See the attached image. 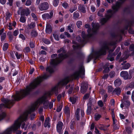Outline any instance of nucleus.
I'll use <instances>...</instances> for the list:
<instances>
[{
	"label": "nucleus",
	"instance_id": "34",
	"mask_svg": "<svg viewBox=\"0 0 134 134\" xmlns=\"http://www.w3.org/2000/svg\"><path fill=\"white\" fill-rule=\"evenodd\" d=\"M91 108L90 106H88L87 110V114H90L91 112Z\"/></svg>",
	"mask_w": 134,
	"mask_h": 134
},
{
	"label": "nucleus",
	"instance_id": "37",
	"mask_svg": "<svg viewBox=\"0 0 134 134\" xmlns=\"http://www.w3.org/2000/svg\"><path fill=\"white\" fill-rule=\"evenodd\" d=\"M74 17L75 18H78L79 16V13L78 12H75L74 13Z\"/></svg>",
	"mask_w": 134,
	"mask_h": 134
},
{
	"label": "nucleus",
	"instance_id": "36",
	"mask_svg": "<svg viewBox=\"0 0 134 134\" xmlns=\"http://www.w3.org/2000/svg\"><path fill=\"white\" fill-rule=\"evenodd\" d=\"M31 35L35 37L37 36V34L36 31L33 30L31 32Z\"/></svg>",
	"mask_w": 134,
	"mask_h": 134
},
{
	"label": "nucleus",
	"instance_id": "58",
	"mask_svg": "<svg viewBox=\"0 0 134 134\" xmlns=\"http://www.w3.org/2000/svg\"><path fill=\"white\" fill-rule=\"evenodd\" d=\"M89 94L88 93H87L83 97V99H86L89 97Z\"/></svg>",
	"mask_w": 134,
	"mask_h": 134
},
{
	"label": "nucleus",
	"instance_id": "18",
	"mask_svg": "<svg viewBox=\"0 0 134 134\" xmlns=\"http://www.w3.org/2000/svg\"><path fill=\"white\" fill-rule=\"evenodd\" d=\"M121 90L120 88H115L112 92V93L113 94H116L118 95L120 94Z\"/></svg>",
	"mask_w": 134,
	"mask_h": 134
},
{
	"label": "nucleus",
	"instance_id": "27",
	"mask_svg": "<svg viewBox=\"0 0 134 134\" xmlns=\"http://www.w3.org/2000/svg\"><path fill=\"white\" fill-rule=\"evenodd\" d=\"M65 113L68 115L69 114L70 111L69 108L68 107H66L64 109Z\"/></svg>",
	"mask_w": 134,
	"mask_h": 134
},
{
	"label": "nucleus",
	"instance_id": "10",
	"mask_svg": "<svg viewBox=\"0 0 134 134\" xmlns=\"http://www.w3.org/2000/svg\"><path fill=\"white\" fill-rule=\"evenodd\" d=\"M49 7V4L47 2L42 3L40 5L39 8L41 11L47 9Z\"/></svg>",
	"mask_w": 134,
	"mask_h": 134
},
{
	"label": "nucleus",
	"instance_id": "35",
	"mask_svg": "<svg viewBox=\"0 0 134 134\" xmlns=\"http://www.w3.org/2000/svg\"><path fill=\"white\" fill-rule=\"evenodd\" d=\"M101 117V115L98 114H96L95 115L94 118L96 120H98Z\"/></svg>",
	"mask_w": 134,
	"mask_h": 134
},
{
	"label": "nucleus",
	"instance_id": "60",
	"mask_svg": "<svg viewBox=\"0 0 134 134\" xmlns=\"http://www.w3.org/2000/svg\"><path fill=\"white\" fill-rule=\"evenodd\" d=\"M129 87L132 88L134 87V82L131 83L129 86Z\"/></svg>",
	"mask_w": 134,
	"mask_h": 134
},
{
	"label": "nucleus",
	"instance_id": "6",
	"mask_svg": "<svg viewBox=\"0 0 134 134\" xmlns=\"http://www.w3.org/2000/svg\"><path fill=\"white\" fill-rule=\"evenodd\" d=\"M120 0V2H116L115 5H114L112 7L113 10L109 9L107 11V14L105 16V18H102L100 20V22L102 24H104L109 18H110L113 15V14L117 11L120 8L121 3H122L125 0L121 1Z\"/></svg>",
	"mask_w": 134,
	"mask_h": 134
},
{
	"label": "nucleus",
	"instance_id": "48",
	"mask_svg": "<svg viewBox=\"0 0 134 134\" xmlns=\"http://www.w3.org/2000/svg\"><path fill=\"white\" fill-rule=\"evenodd\" d=\"M20 21L23 23H24L26 21V19L24 17H21L20 18Z\"/></svg>",
	"mask_w": 134,
	"mask_h": 134
},
{
	"label": "nucleus",
	"instance_id": "33",
	"mask_svg": "<svg viewBox=\"0 0 134 134\" xmlns=\"http://www.w3.org/2000/svg\"><path fill=\"white\" fill-rule=\"evenodd\" d=\"M8 47V43H5L3 46V49L4 51H6Z\"/></svg>",
	"mask_w": 134,
	"mask_h": 134
},
{
	"label": "nucleus",
	"instance_id": "56",
	"mask_svg": "<svg viewBox=\"0 0 134 134\" xmlns=\"http://www.w3.org/2000/svg\"><path fill=\"white\" fill-rule=\"evenodd\" d=\"M107 97V94H104L103 95V99L104 101L105 102L106 101V99Z\"/></svg>",
	"mask_w": 134,
	"mask_h": 134
},
{
	"label": "nucleus",
	"instance_id": "43",
	"mask_svg": "<svg viewBox=\"0 0 134 134\" xmlns=\"http://www.w3.org/2000/svg\"><path fill=\"white\" fill-rule=\"evenodd\" d=\"M108 59L111 61H113L114 60V58L113 56H111L110 54L108 55Z\"/></svg>",
	"mask_w": 134,
	"mask_h": 134
},
{
	"label": "nucleus",
	"instance_id": "30",
	"mask_svg": "<svg viewBox=\"0 0 134 134\" xmlns=\"http://www.w3.org/2000/svg\"><path fill=\"white\" fill-rule=\"evenodd\" d=\"M130 66V65L129 63H127L125 64L123 67V69H128Z\"/></svg>",
	"mask_w": 134,
	"mask_h": 134
},
{
	"label": "nucleus",
	"instance_id": "17",
	"mask_svg": "<svg viewBox=\"0 0 134 134\" xmlns=\"http://www.w3.org/2000/svg\"><path fill=\"white\" fill-rule=\"evenodd\" d=\"M30 13V11L28 8L23 9L22 11V13L26 16H28Z\"/></svg>",
	"mask_w": 134,
	"mask_h": 134
},
{
	"label": "nucleus",
	"instance_id": "31",
	"mask_svg": "<svg viewBox=\"0 0 134 134\" xmlns=\"http://www.w3.org/2000/svg\"><path fill=\"white\" fill-rule=\"evenodd\" d=\"M69 87H70V88L68 91V93L69 94H71L72 92L73 89V87L72 86L71 87L70 85H69L68 86H66V88L67 89L68 88H69Z\"/></svg>",
	"mask_w": 134,
	"mask_h": 134
},
{
	"label": "nucleus",
	"instance_id": "57",
	"mask_svg": "<svg viewBox=\"0 0 134 134\" xmlns=\"http://www.w3.org/2000/svg\"><path fill=\"white\" fill-rule=\"evenodd\" d=\"M31 15L32 17L35 20H37V17L36 15L34 13H32Z\"/></svg>",
	"mask_w": 134,
	"mask_h": 134
},
{
	"label": "nucleus",
	"instance_id": "47",
	"mask_svg": "<svg viewBox=\"0 0 134 134\" xmlns=\"http://www.w3.org/2000/svg\"><path fill=\"white\" fill-rule=\"evenodd\" d=\"M115 75V73L114 71L110 72L109 74V76L111 78H112Z\"/></svg>",
	"mask_w": 134,
	"mask_h": 134
},
{
	"label": "nucleus",
	"instance_id": "1",
	"mask_svg": "<svg viewBox=\"0 0 134 134\" xmlns=\"http://www.w3.org/2000/svg\"><path fill=\"white\" fill-rule=\"evenodd\" d=\"M50 75L44 74L42 77H39L34 79L29 85L26 87L24 90H21L19 91L16 92L15 95L13 96L12 99L9 100L4 98L2 99V101L4 104H0V111L4 107L10 108L13 106L14 103V100H18L21 99L26 96L30 94L32 90L37 87L43 79H47Z\"/></svg>",
	"mask_w": 134,
	"mask_h": 134
},
{
	"label": "nucleus",
	"instance_id": "2",
	"mask_svg": "<svg viewBox=\"0 0 134 134\" xmlns=\"http://www.w3.org/2000/svg\"><path fill=\"white\" fill-rule=\"evenodd\" d=\"M70 78L69 77L65 78L59 82L58 85L53 87L51 92L47 93L46 94L43 96L40 97L32 105L31 107L26 112L27 113V115L29 114L30 113L34 111L37 108L39 105L41 104H43L44 108L45 109H47L49 107L50 109L52 108L53 106V102H51L49 103L48 99L50 97V96L53 93L57 94L58 93V90L59 87L60 86H64L66 84L70 81Z\"/></svg>",
	"mask_w": 134,
	"mask_h": 134
},
{
	"label": "nucleus",
	"instance_id": "53",
	"mask_svg": "<svg viewBox=\"0 0 134 134\" xmlns=\"http://www.w3.org/2000/svg\"><path fill=\"white\" fill-rule=\"evenodd\" d=\"M63 6L65 8H66L68 7V4L66 3H64L62 4Z\"/></svg>",
	"mask_w": 134,
	"mask_h": 134
},
{
	"label": "nucleus",
	"instance_id": "15",
	"mask_svg": "<svg viewBox=\"0 0 134 134\" xmlns=\"http://www.w3.org/2000/svg\"><path fill=\"white\" fill-rule=\"evenodd\" d=\"M79 10L82 13H85L86 12V9L83 5H80L78 6Z\"/></svg>",
	"mask_w": 134,
	"mask_h": 134
},
{
	"label": "nucleus",
	"instance_id": "24",
	"mask_svg": "<svg viewBox=\"0 0 134 134\" xmlns=\"http://www.w3.org/2000/svg\"><path fill=\"white\" fill-rule=\"evenodd\" d=\"M130 49L131 51H133V53L131 55L133 56L134 59V44H132L131 45Z\"/></svg>",
	"mask_w": 134,
	"mask_h": 134
},
{
	"label": "nucleus",
	"instance_id": "45",
	"mask_svg": "<svg viewBox=\"0 0 134 134\" xmlns=\"http://www.w3.org/2000/svg\"><path fill=\"white\" fill-rule=\"evenodd\" d=\"M128 98V96L126 94H124L123 96V99L122 101L127 100Z\"/></svg>",
	"mask_w": 134,
	"mask_h": 134
},
{
	"label": "nucleus",
	"instance_id": "55",
	"mask_svg": "<svg viewBox=\"0 0 134 134\" xmlns=\"http://www.w3.org/2000/svg\"><path fill=\"white\" fill-rule=\"evenodd\" d=\"M62 108V105L59 106V107H58L57 108V112H60Z\"/></svg>",
	"mask_w": 134,
	"mask_h": 134
},
{
	"label": "nucleus",
	"instance_id": "46",
	"mask_svg": "<svg viewBox=\"0 0 134 134\" xmlns=\"http://www.w3.org/2000/svg\"><path fill=\"white\" fill-rule=\"evenodd\" d=\"M19 33V31L18 30H15L13 32V35L14 36H16Z\"/></svg>",
	"mask_w": 134,
	"mask_h": 134
},
{
	"label": "nucleus",
	"instance_id": "40",
	"mask_svg": "<svg viewBox=\"0 0 134 134\" xmlns=\"http://www.w3.org/2000/svg\"><path fill=\"white\" fill-rule=\"evenodd\" d=\"M43 41L45 43L47 44H49L51 43V42L47 39H44L43 40Z\"/></svg>",
	"mask_w": 134,
	"mask_h": 134
},
{
	"label": "nucleus",
	"instance_id": "22",
	"mask_svg": "<svg viewBox=\"0 0 134 134\" xmlns=\"http://www.w3.org/2000/svg\"><path fill=\"white\" fill-rule=\"evenodd\" d=\"M49 118L48 117L45 120V123L44 124V126L45 127H46L47 126H48L49 125Z\"/></svg>",
	"mask_w": 134,
	"mask_h": 134
},
{
	"label": "nucleus",
	"instance_id": "12",
	"mask_svg": "<svg viewBox=\"0 0 134 134\" xmlns=\"http://www.w3.org/2000/svg\"><path fill=\"white\" fill-rule=\"evenodd\" d=\"M4 30V29L3 28L0 30V36H1V41H3L6 37V34L3 32Z\"/></svg>",
	"mask_w": 134,
	"mask_h": 134
},
{
	"label": "nucleus",
	"instance_id": "19",
	"mask_svg": "<svg viewBox=\"0 0 134 134\" xmlns=\"http://www.w3.org/2000/svg\"><path fill=\"white\" fill-rule=\"evenodd\" d=\"M121 83V81L119 79H116L114 82V84L115 86H118L120 85Z\"/></svg>",
	"mask_w": 134,
	"mask_h": 134
},
{
	"label": "nucleus",
	"instance_id": "25",
	"mask_svg": "<svg viewBox=\"0 0 134 134\" xmlns=\"http://www.w3.org/2000/svg\"><path fill=\"white\" fill-rule=\"evenodd\" d=\"M59 0H54L53 2V6L54 7H57L58 4Z\"/></svg>",
	"mask_w": 134,
	"mask_h": 134
},
{
	"label": "nucleus",
	"instance_id": "7",
	"mask_svg": "<svg viewBox=\"0 0 134 134\" xmlns=\"http://www.w3.org/2000/svg\"><path fill=\"white\" fill-rule=\"evenodd\" d=\"M109 50V46L106 45H105L99 51L94 52L92 53L88 57L87 62H89L91 59H96L101 55H105L106 54L107 51Z\"/></svg>",
	"mask_w": 134,
	"mask_h": 134
},
{
	"label": "nucleus",
	"instance_id": "63",
	"mask_svg": "<svg viewBox=\"0 0 134 134\" xmlns=\"http://www.w3.org/2000/svg\"><path fill=\"white\" fill-rule=\"evenodd\" d=\"M96 2L97 4V6L98 7H99L100 5V0H96Z\"/></svg>",
	"mask_w": 134,
	"mask_h": 134
},
{
	"label": "nucleus",
	"instance_id": "3",
	"mask_svg": "<svg viewBox=\"0 0 134 134\" xmlns=\"http://www.w3.org/2000/svg\"><path fill=\"white\" fill-rule=\"evenodd\" d=\"M92 29H91L90 28V25L87 24L85 25V27L87 28V32L88 34L87 35L85 34L84 31L82 32V36L83 40H81V37L80 36H77L76 38V40H73L72 43L73 44V47L74 49L75 50L79 48H80L83 46V44L85 43L93 35L96 33L97 30L99 27V25L98 23L92 24Z\"/></svg>",
	"mask_w": 134,
	"mask_h": 134
},
{
	"label": "nucleus",
	"instance_id": "20",
	"mask_svg": "<svg viewBox=\"0 0 134 134\" xmlns=\"http://www.w3.org/2000/svg\"><path fill=\"white\" fill-rule=\"evenodd\" d=\"M109 64H107L105 65L104 67V70L103 71L104 73H106L108 72L109 71V68L108 67Z\"/></svg>",
	"mask_w": 134,
	"mask_h": 134
},
{
	"label": "nucleus",
	"instance_id": "61",
	"mask_svg": "<svg viewBox=\"0 0 134 134\" xmlns=\"http://www.w3.org/2000/svg\"><path fill=\"white\" fill-rule=\"evenodd\" d=\"M16 49L18 51H20L21 50V46L20 45H18L15 47Z\"/></svg>",
	"mask_w": 134,
	"mask_h": 134
},
{
	"label": "nucleus",
	"instance_id": "49",
	"mask_svg": "<svg viewBox=\"0 0 134 134\" xmlns=\"http://www.w3.org/2000/svg\"><path fill=\"white\" fill-rule=\"evenodd\" d=\"M76 24L77 27L79 28L82 25V22L81 21H78L77 22Z\"/></svg>",
	"mask_w": 134,
	"mask_h": 134
},
{
	"label": "nucleus",
	"instance_id": "4",
	"mask_svg": "<svg viewBox=\"0 0 134 134\" xmlns=\"http://www.w3.org/2000/svg\"><path fill=\"white\" fill-rule=\"evenodd\" d=\"M27 116V114L25 112L15 121L13 124L7 128L0 134H12L13 132L16 131L20 126L22 129L25 128V130L27 127V125H25Z\"/></svg>",
	"mask_w": 134,
	"mask_h": 134
},
{
	"label": "nucleus",
	"instance_id": "52",
	"mask_svg": "<svg viewBox=\"0 0 134 134\" xmlns=\"http://www.w3.org/2000/svg\"><path fill=\"white\" fill-rule=\"evenodd\" d=\"M19 38H21L23 40H25V39L24 36L22 34H20L19 36Z\"/></svg>",
	"mask_w": 134,
	"mask_h": 134
},
{
	"label": "nucleus",
	"instance_id": "13",
	"mask_svg": "<svg viewBox=\"0 0 134 134\" xmlns=\"http://www.w3.org/2000/svg\"><path fill=\"white\" fill-rule=\"evenodd\" d=\"M111 116L112 117L113 121V124L114 128L115 129H116V128L115 127V126H116L115 124L116 121V120L115 119V114L114 112V110L112 109L111 110Z\"/></svg>",
	"mask_w": 134,
	"mask_h": 134
},
{
	"label": "nucleus",
	"instance_id": "44",
	"mask_svg": "<svg viewBox=\"0 0 134 134\" xmlns=\"http://www.w3.org/2000/svg\"><path fill=\"white\" fill-rule=\"evenodd\" d=\"M11 14L10 13H7L6 14V19L7 20H9L11 17Z\"/></svg>",
	"mask_w": 134,
	"mask_h": 134
},
{
	"label": "nucleus",
	"instance_id": "41",
	"mask_svg": "<svg viewBox=\"0 0 134 134\" xmlns=\"http://www.w3.org/2000/svg\"><path fill=\"white\" fill-rule=\"evenodd\" d=\"M15 55L18 59H19L21 57L22 55L19 54L18 52H16L15 53Z\"/></svg>",
	"mask_w": 134,
	"mask_h": 134
},
{
	"label": "nucleus",
	"instance_id": "50",
	"mask_svg": "<svg viewBox=\"0 0 134 134\" xmlns=\"http://www.w3.org/2000/svg\"><path fill=\"white\" fill-rule=\"evenodd\" d=\"M128 57V55H126V54L125 55L124 57H123V58H121L119 60V62H121L122 60H124L126 59Z\"/></svg>",
	"mask_w": 134,
	"mask_h": 134
},
{
	"label": "nucleus",
	"instance_id": "9",
	"mask_svg": "<svg viewBox=\"0 0 134 134\" xmlns=\"http://www.w3.org/2000/svg\"><path fill=\"white\" fill-rule=\"evenodd\" d=\"M120 76L125 80L130 79L132 78L131 75L129 76V74L127 71H122L120 73Z\"/></svg>",
	"mask_w": 134,
	"mask_h": 134
},
{
	"label": "nucleus",
	"instance_id": "54",
	"mask_svg": "<svg viewBox=\"0 0 134 134\" xmlns=\"http://www.w3.org/2000/svg\"><path fill=\"white\" fill-rule=\"evenodd\" d=\"M31 3V1L30 0H27L26 2V5L27 6H29Z\"/></svg>",
	"mask_w": 134,
	"mask_h": 134
},
{
	"label": "nucleus",
	"instance_id": "29",
	"mask_svg": "<svg viewBox=\"0 0 134 134\" xmlns=\"http://www.w3.org/2000/svg\"><path fill=\"white\" fill-rule=\"evenodd\" d=\"M76 98L75 97H70V100L72 104H74L76 101Z\"/></svg>",
	"mask_w": 134,
	"mask_h": 134
},
{
	"label": "nucleus",
	"instance_id": "28",
	"mask_svg": "<svg viewBox=\"0 0 134 134\" xmlns=\"http://www.w3.org/2000/svg\"><path fill=\"white\" fill-rule=\"evenodd\" d=\"M5 113L4 112L0 113V120L3 119L5 116Z\"/></svg>",
	"mask_w": 134,
	"mask_h": 134
},
{
	"label": "nucleus",
	"instance_id": "14",
	"mask_svg": "<svg viewBox=\"0 0 134 134\" xmlns=\"http://www.w3.org/2000/svg\"><path fill=\"white\" fill-rule=\"evenodd\" d=\"M63 124L61 122H59L57 125V131L58 132H60L62 129Z\"/></svg>",
	"mask_w": 134,
	"mask_h": 134
},
{
	"label": "nucleus",
	"instance_id": "11",
	"mask_svg": "<svg viewBox=\"0 0 134 134\" xmlns=\"http://www.w3.org/2000/svg\"><path fill=\"white\" fill-rule=\"evenodd\" d=\"M130 105V102L128 100L122 101V102L120 105L121 108L123 109L127 108Z\"/></svg>",
	"mask_w": 134,
	"mask_h": 134
},
{
	"label": "nucleus",
	"instance_id": "38",
	"mask_svg": "<svg viewBox=\"0 0 134 134\" xmlns=\"http://www.w3.org/2000/svg\"><path fill=\"white\" fill-rule=\"evenodd\" d=\"M53 36L55 39L57 41L59 40V37L58 35L56 33H54L53 34Z\"/></svg>",
	"mask_w": 134,
	"mask_h": 134
},
{
	"label": "nucleus",
	"instance_id": "42",
	"mask_svg": "<svg viewBox=\"0 0 134 134\" xmlns=\"http://www.w3.org/2000/svg\"><path fill=\"white\" fill-rule=\"evenodd\" d=\"M7 35H8L9 37V38L10 40H12V39L13 38V35H12V33L10 32H9L7 34Z\"/></svg>",
	"mask_w": 134,
	"mask_h": 134
},
{
	"label": "nucleus",
	"instance_id": "39",
	"mask_svg": "<svg viewBox=\"0 0 134 134\" xmlns=\"http://www.w3.org/2000/svg\"><path fill=\"white\" fill-rule=\"evenodd\" d=\"M113 89L112 87L110 86H108V92L109 93H110L111 92H112V91H113Z\"/></svg>",
	"mask_w": 134,
	"mask_h": 134
},
{
	"label": "nucleus",
	"instance_id": "8",
	"mask_svg": "<svg viewBox=\"0 0 134 134\" xmlns=\"http://www.w3.org/2000/svg\"><path fill=\"white\" fill-rule=\"evenodd\" d=\"M85 76V69L83 66H81L79 69L75 71L71 75V78L72 79H77L80 77L83 78Z\"/></svg>",
	"mask_w": 134,
	"mask_h": 134
},
{
	"label": "nucleus",
	"instance_id": "59",
	"mask_svg": "<svg viewBox=\"0 0 134 134\" xmlns=\"http://www.w3.org/2000/svg\"><path fill=\"white\" fill-rule=\"evenodd\" d=\"M49 14H49V19H51L52 17V16H53V11H51L49 13Z\"/></svg>",
	"mask_w": 134,
	"mask_h": 134
},
{
	"label": "nucleus",
	"instance_id": "62",
	"mask_svg": "<svg viewBox=\"0 0 134 134\" xmlns=\"http://www.w3.org/2000/svg\"><path fill=\"white\" fill-rule=\"evenodd\" d=\"M30 51V49L29 47H27L25 48L24 52H28Z\"/></svg>",
	"mask_w": 134,
	"mask_h": 134
},
{
	"label": "nucleus",
	"instance_id": "21",
	"mask_svg": "<svg viewBox=\"0 0 134 134\" xmlns=\"http://www.w3.org/2000/svg\"><path fill=\"white\" fill-rule=\"evenodd\" d=\"M80 109H77L75 113V116L78 120L79 119V113H80Z\"/></svg>",
	"mask_w": 134,
	"mask_h": 134
},
{
	"label": "nucleus",
	"instance_id": "51",
	"mask_svg": "<svg viewBox=\"0 0 134 134\" xmlns=\"http://www.w3.org/2000/svg\"><path fill=\"white\" fill-rule=\"evenodd\" d=\"M98 105L100 107H102L103 106V103L101 100H100L98 102Z\"/></svg>",
	"mask_w": 134,
	"mask_h": 134
},
{
	"label": "nucleus",
	"instance_id": "23",
	"mask_svg": "<svg viewBox=\"0 0 134 134\" xmlns=\"http://www.w3.org/2000/svg\"><path fill=\"white\" fill-rule=\"evenodd\" d=\"M49 14L48 13L44 14L42 15V17L43 19L46 20V19H49Z\"/></svg>",
	"mask_w": 134,
	"mask_h": 134
},
{
	"label": "nucleus",
	"instance_id": "26",
	"mask_svg": "<svg viewBox=\"0 0 134 134\" xmlns=\"http://www.w3.org/2000/svg\"><path fill=\"white\" fill-rule=\"evenodd\" d=\"M35 24L34 23H31L30 24L28 25V27L30 29H32L35 27Z\"/></svg>",
	"mask_w": 134,
	"mask_h": 134
},
{
	"label": "nucleus",
	"instance_id": "32",
	"mask_svg": "<svg viewBox=\"0 0 134 134\" xmlns=\"http://www.w3.org/2000/svg\"><path fill=\"white\" fill-rule=\"evenodd\" d=\"M81 93H84L86 91L87 88L85 87L84 88V87L83 86H81Z\"/></svg>",
	"mask_w": 134,
	"mask_h": 134
},
{
	"label": "nucleus",
	"instance_id": "64",
	"mask_svg": "<svg viewBox=\"0 0 134 134\" xmlns=\"http://www.w3.org/2000/svg\"><path fill=\"white\" fill-rule=\"evenodd\" d=\"M91 10L93 12H94L96 10V8L93 6H92L91 7Z\"/></svg>",
	"mask_w": 134,
	"mask_h": 134
},
{
	"label": "nucleus",
	"instance_id": "16",
	"mask_svg": "<svg viewBox=\"0 0 134 134\" xmlns=\"http://www.w3.org/2000/svg\"><path fill=\"white\" fill-rule=\"evenodd\" d=\"M46 33L48 34L51 33L52 31V28L51 25L49 24H48L46 26Z\"/></svg>",
	"mask_w": 134,
	"mask_h": 134
},
{
	"label": "nucleus",
	"instance_id": "5",
	"mask_svg": "<svg viewBox=\"0 0 134 134\" xmlns=\"http://www.w3.org/2000/svg\"><path fill=\"white\" fill-rule=\"evenodd\" d=\"M58 52L61 53L58 54V58L57 57L56 54H53L51 55L52 59L51 60L50 65L46 69V71L49 73L53 72L55 66L64 59L67 58L69 55L68 53H66V51L64 48H60L58 51Z\"/></svg>",
	"mask_w": 134,
	"mask_h": 134
}]
</instances>
